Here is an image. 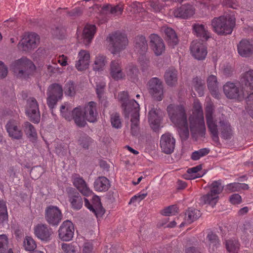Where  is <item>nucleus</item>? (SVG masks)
Wrapping results in <instances>:
<instances>
[{
    "label": "nucleus",
    "mask_w": 253,
    "mask_h": 253,
    "mask_svg": "<svg viewBox=\"0 0 253 253\" xmlns=\"http://www.w3.org/2000/svg\"><path fill=\"white\" fill-rule=\"evenodd\" d=\"M213 105L211 103H208L205 109L206 119L208 128L213 141L215 142L219 141V132L222 138L225 140L230 139L233 132L230 124L228 121L224 119H220L217 122L213 117Z\"/></svg>",
    "instance_id": "f257e3e1"
},
{
    "label": "nucleus",
    "mask_w": 253,
    "mask_h": 253,
    "mask_svg": "<svg viewBox=\"0 0 253 253\" xmlns=\"http://www.w3.org/2000/svg\"><path fill=\"white\" fill-rule=\"evenodd\" d=\"M167 111L170 121L178 128L180 136L187 139L189 137V127L184 107L170 104L168 106Z\"/></svg>",
    "instance_id": "f03ea898"
},
{
    "label": "nucleus",
    "mask_w": 253,
    "mask_h": 253,
    "mask_svg": "<svg viewBox=\"0 0 253 253\" xmlns=\"http://www.w3.org/2000/svg\"><path fill=\"white\" fill-rule=\"evenodd\" d=\"M74 120L79 127H84L86 125V121L94 123L97 121L98 113L96 103L93 101L89 102L84 109V113L80 106L73 110Z\"/></svg>",
    "instance_id": "7ed1b4c3"
},
{
    "label": "nucleus",
    "mask_w": 253,
    "mask_h": 253,
    "mask_svg": "<svg viewBox=\"0 0 253 253\" xmlns=\"http://www.w3.org/2000/svg\"><path fill=\"white\" fill-rule=\"evenodd\" d=\"M213 31L218 35L231 34L235 25L234 18L221 16L214 18L211 23Z\"/></svg>",
    "instance_id": "20e7f679"
},
{
    "label": "nucleus",
    "mask_w": 253,
    "mask_h": 253,
    "mask_svg": "<svg viewBox=\"0 0 253 253\" xmlns=\"http://www.w3.org/2000/svg\"><path fill=\"white\" fill-rule=\"evenodd\" d=\"M11 68L18 77L25 79L33 75L36 70L34 64L26 57L15 60L12 63Z\"/></svg>",
    "instance_id": "39448f33"
},
{
    "label": "nucleus",
    "mask_w": 253,
    "mask_h": 253,
    "mask_svg": "<svg viewBox=\"0 0 253 253\" xmlns=\"http://www.w3.org/2000/svg\"><path fill=\"white\" fill-rule=\"evenodd\" d=\"M109 45L111 47V53L117 54L126 48L128 44L126 36L120 32H116L110 34L108 38Z\"/></svg>",
    "instance_id": "423d86ee"
},
{
    "label": "nucleus",
    "mask_w": 253,
    "mask_h": 253,
    "mask_svg": "<svg viewBox=\"0 0 253 253\" xmlns=\"http://www.w3.org/2000/svg\"><path fill=\"white\" fill-rule=\"evenodd\" d=\"M135 51L141 55L139 58V62L142 67V70H144L148 66L149 60L145 56V53L148 49L147 42L145 37L138 36L135 37L134 40Z\"/></svg>",
    "instance_id": "0eeeda50"
},
{
    "label": "nucleus",
    "mask_w": 253,
    "mask_h": 253,
    "mask_svg": "<svg viewBox=\"0 0 253 253\" xmlns=\"http://www.w3.org/2000/svg\"><path fill=\"white\" fill-rule=\"evenodd\" d=\"M223 89L225 96L230 99L241 101L247 95L242 87L240 88L237 84L231 82H227L223 85Z\"/></svg>",
    "instance_id": "6e6552de"
},
{
    "label": "nucleus",
    "mask_w": 253,
    "mask_h": 253,
    "mask_svg": "<svg viewBox=\"0 0 253 253\" xmlns=\"http://www.w3.org/2000/svg\"><path fill=\"white\" fill-rule=\"evenodd\" d=\"M240 85L248 95L247 103L253 104V70H250L242 75L240 79Z\"/></svg>",
    "instance_id": "1a4fd4ad"
},
{
    "label": "nucleus",
    "mask_w": 253,
    "mask_h": 253,
    "mask_svg": "<svg viewBox=\"0 0 253 253\" xmlns=\"http://www.w3.org/2000/svg\"><path fill=\"white\" fill-rule=\"evenodd\" d=\"M190 129L192 134L205 135L206 126L204 116H197L195 114L191 115L188 119Z\"/></svg>",
    "instance_id": "9d476101"
},
{
    "label": "nucleus",
    "mask_w": 253,
    "mask_h": 253,
    "mask_svg": "<svg viewBox=\"0 0 253 253\" xmlns=\"http://www.w3.org/2000/svg\"><path fill=\"white\" fill-rule=\"evenodd\" d=\"M40 42L39 36L35 33L25 34L19 43V47L23 51H29L36 48Z\"/></svg>",
    "instance_id": "9b49d317"
},
{
    "label": "nucleus",
    "mask_w": 253,
    "mask_h": 253,
    "mask_svg": "<svg viewBox=\"0 0 253 253\" xmlns=\"http://www.w3.org/2000/svg\"><path fill=\"white\" fill-rule=\"evenodd\" d=\"M45 219L52 226H57L61 221L62 214L57 206H49L45 210Z\"/></svg>",
    "instance_id": "f8f14e48"
},
{
    "label": "nucleus",
    "mask_w": 253,
    "mask_h": 253,
    "mask_svg": "<svg viewBox=\"0 0 253 253\" xmlns=\"http://www.w3.org/2000/svg\"><path fill=\"white\" fill-rule=\"evenodd\" d=\"M148 90L151 95L158 101L164 97V87L162 81L158 78L151 79L148 83Z\"/></svg>",
    "instance_id": "ddd939ff"
},
{
    "label": "nucleus",
    "mask_w": 253,
    "mask_h": 253,
    "mask_svg": "<svg viewBox=\"0 0 253 253\" xmlns=\"http://www.w3.org/2000/svg\"><path fill=\"white\" fill-rule=\"evenodd\" d=\"M5 128L9 136L12 139L20 140L23 138V132L17 120H9L6 123Z\"/></svg>",
    "instance_id": "4468645a"
},
{
    "label": "nucleus",
    "mask_w": 253,
    "mask_h": 253,
    "mask_svg": "<svg viewBox=\"0 0 253 253\" xmlns=\"http://www.w3.org/2000/svg\"><path fill=\"white\" fill-rule=\"evenodd\" d=\"M75 228L73 223L70 220L64 221L58 229V236L63 241L71 240L74 234Z\"/></svg>",
    "instance_id": "2eb2a0df"
},
{
    "label": "nucleus",
    "mask_w": 253,
    "mask_h": 253,
    "mask_svg": "<svg viewBox=\"0 0 253 253\" xmlns=\"http://www.w3.org/2000/svg\"><path fill=\"white\" fill-rule=\"evenodd\" d=\"M28 108L26 111L30 120L34 123H39L40 121L41 115L39 104L36 99L30 97L27 100Z\"/></svg>",
    "instance_id": "dca6fc26"
},
{
    "label": "nucleus",
    "mask_w": 253,
    "mask_h": 253,
    "mask_svg": "<svg viewBox=\"0 0 253 253\" xmlns=\"http://www.w3.org/2000/svg\"><path fill=\"white\" fill-rule=\"evenodd\" d=\"M130 104L133 107L132 112L129 115L131 116V133L133 136H136L139 132V105L135 100H132Z\"/></svg>",
    "instance_id": "f3484780"
},
{
    "label": "nucleus",
    "mask_w": 253,
    "mask_h": 253,
    "mask_svg": "<svg viewBox=\"0 0 253 253\" xmlns=\"http://www.w3.org/2000/svg\"><path fill=\"white\" fill-rule=\"evenodd\" d=\"M192 55L196 59L202 60L205 59L207 53V48L201 42L194 41L191 43L190 47Z\"/></svg>",
    "instance_id": "a211bd4d"
},
{
    "label": "nucleus",
    "mask_w": 253,
    "mask_h": 253,
    "mask_svg": "<svg viewBox=\"0 0 253 253\" xmlns=\"http://www.w3.org/2000/svg\"><path fill=\"white\" fill-rule=\"evenodd\" d=\"M34 230L35 236L42 241L47 242L52 239V229L45 224H37Z\"/></svg>",
    "instance_id": "6ab92c4d"
},
{
    "label": "nucleus",
    "mask_w": 253,
    "mask_h": 253,
    "mask_svg": "<svg viewBox=\"0 0 253 253\" xmlns=\"http://www.w3.org/2000/svg\"><path fill=\"white\" fill-rule=\"evenodd\" d=\"M175 144V140L171 133L166 132L161 136L160 146L162 151L165 153H171L174 150Z\"/></svg>",
    "instance_id": "aec40b11"
},
{
    "label": "nucleus",
    "mask_w": 253,
    "mask_h": 253,
    "mask_svg": "<svg viewBox=\"0 0 253 253\" xmlns=\"http://www.w3.org/2000/svg\"><path fill=\"white\" fill-rule=\"evenodd\" d=\"M98 10L102 15L110 14L113 17H120L124 11V5L120 3L116 5H113L111 4H105L102 6H100Z\"/></svg>",
    "instance_id": "412c9836"
},
{
    "label": "nucleus",
    "mask_w": 253,
    "mask_h": 253,
    "mask_svg": "<svg viewBox=\"0 0 253 253\" xmlns=\"http://www.w3.org/2000/svg\"><path fill=\"white\" fill-rule=\"evenodd\" d=\"M84 205L97 217L101 216L105 212V210L102 206L100 199L97 196H95L92 198L91 204L86 198H84Z\"/></svg>",
    "instance_id": "4be33fe9"
},
{
    "label": "nucleus",
    "mask_w": 253,
    "mask_h": 253,
    "mask_svg": "<svg viewBox=\"0 0 253 253\" xmlns=\"http://www.w3.org/2000/svg\"><path fill=\"white\" fill-rule=\"evenodd\" d=\"M195 13V8L190 4L186 3L181 5L173 11L175 17L182 19H188Z\"/></svg>",
    "instance_id": "5701e85b"
},
{
    "label": "nucleus",
    "mask_w": 253,
    "mask_h": 253,
    "mask_svg": "<svg viewBox=\"0 0 253 253\" xmlns=\"http://www.w3.org/2000/svg\"><path fill=\"white\" fill-rule=\"evenodd\" d=\"M150 45L157 56L161 55L165 50L163 39L157 34H153L150 36Z\"/></svg>",
    "instance_id": "b1692460"
},
{
    "label": "nucleus",
    "mask_w": 253,
    "mask_h": 253,
    "mask_svg": "<svg viewBox=\"0 0 253 253\" xmlns=\"http://www.w3.org/2000/svg\"><path fill=\"white\" fill-rule=\"evenodd\" d=\"M110 74L115 81L123 79L125 74L123 72L122 62L119 60H112L110 65Z\"/></svg>",
    "instance_id": "393cba45"
},
{
    "label": "nucleus",
    "mask_w": 253,
    "mask_h": 253,
    "mask_svg": "<svg viewBox=\"0 0 253 253\" xmlns=\"http://www.w3.org/2000/svg\"><path fill=\"white\" fill-rule=\"evenodd\" d=\"M69 201L71 207L75 210L81 209L83 206V199L80 194L75 189L70 188L68 191Z\"/></svg>",
    "instance_id": "a878e982"
},
{
    "label": "nucleus",
    "mask_w": 253,
    "mask_h": 253,
    "mask_svg": "<svg viewBox=\"0 0 253 253\" xmlns=\"http://www.w3.org/2000/svg\"><path fill=\"white\" fill-rule=\"evenodd\" d=\"M238 53L242 57H249L253 53V43L247 39H242L237 45Z\"/></svg>",
    "instance_id": "bb28decb"
},
{
    "label": "nucleus",
    "mask_w": 253,
    "mask_h": 253,
    "mask_svg": "<svg viewBox=\"0 0 253 253\" xmlns=\"http://www.w3.org/2000/svg\"><path fill=\"white\" fill-rule=\"evenodd\" d=\"M118 98L122 103V106L125 112V117H128L131 112L133 111V107L130 104V102L134 99L129 100L127 92L122 91L119 93Z\"/></svg>",
    "instance_id": "cd10ccee"
},
{
    "label": "nucleus",
    "mask_w": 253,
    "mask_h": 253,
    "mask_svg": "<svg viewBox=\"0 0 253 253\" xmlns=\"http://www.w3.org/2000/svg\"><path fill=\"white\" fill-rule=\"evenodd\" d=\"M160 112V110L154 108H151L149 112V122L151 128L155 131H158L159 129L161 121Z\"/></svg>",
    "instance_id": "c85d7f7f"
},
{
    "label": "nucleus",
    "mask_w": 253,
    "mask_h": 253,
    "mask_svg": "<svg viewBox=\"0 0 253 253\" xmlns=\"http://www.w3.org/2000/svg\"><path fill=\"white\" fill-rule=\"evenodd\" d=\"M73 184L84 195L88 196L92 192L88 187L86 182L81 176H76L73 178Z\"/></svg>",
    "instance_id": "c756f323"
},
{
    "label": "nucleus",
    "mask_w": 253,
    "mask_h": 253,
    "mask_svg": "<svg viewBox=\"0 0 253 253\" xmlns=\"http://www.w3.org/2000/svg\"><path fill=\"white\" fill-rule=\"evenodd\" d=\"M78 60L75 66L78 71H83L86 69L89 65L90 54L86 50H81L78 54Z\"/></svg>",
    "instance_id": "7c9ffc66"
},
{
    "label": "nucleus",
    "mask_w": 253,
    "mask_h": 253,
    "mask_svg": "<svg viewBox=\"0 0 253 253\" xmlns=\"http://www.w3.org/2000/svg\"><path fill=\"white\" fill-rule=\"evenodd\" d=\"M96 32V26L94 25L86 24L83 30V42L86 46L91 43Z\"/></svg>",
    "instance_id": "2f4dec72"
},
{
    "label": "nucleus",
    "mask_w": 253,
    "mask_h": 253,
    "mask_svg": "<svg viewBox=\"0 0 253 253\" xmlns=\"http://www.w3.org/2000/svg\"><path fill=\"white\" fill-rule=\"evenodd\" d=\"M207 84L209 89L211 95L215 98H220V94L218 91V83L217 78L214 75L210 76L207 79Z\"/></svg>",
    "instance_id": "473e14b6"
},
{
    "label": "nucleus",
    "mask_w": 253,
    "mask_h": 253,
    "mask_svg": "<svg viewBox=\"0 0 253 253\" xmlns=\"http://www.w3.org/2000/svg\"><path fill=\"white\" fill-rule=\"evenodd\" d=\"M110 187V182L105 176H100L94 182V188L98 192H106Z\"/></svg>",
    "instance_id": "72a5a7b5"
},
{
    "label": "nucleus",
    "mask_w": 253,
    "mask_h": 253,
    "mask_svg": "<svg viewBox=\"0 0 253 253\" xmlns=\"http://www.w3.org/2000/svg\"><path fill=\"white\" fill-rule=\"evenodd\" d=\"M192 29L194 35L198 38L207 41L211 37L210 33L203 24L195 23L192 25Z\"/></svg>",
    "instance_id": "f704fd0d"
},
{
    "label": "nucleus",
    "mask_w": 253,
    "mask_h": 253,
    "mask_svg": "<svg viewBox=\"0 0 253 253\" xmlns=\"http://www.w3.org/2000/svg\"><path fill=\"white\" fill-rule=\"evenodd\" d=\"M108 63L107 57L103 54H98L95 58L92 68L95 72H101L104 70L106 64Z\"/></svg>",
    "instance_id": "c9c22d12"
},
{
    "label": "nucleus",
    "mask_w": 253,
    "mask_h": 253,
    "mask_svg": "<svg viewBox=\"0 0 253 253\" xmlns=\"http://www.w3.org/2000/svg\"><path fill=\"white\" fill-rule=\"evenodd\" d=\"M166 84L169 86L174 85L177 81V71L173 67L169 68L164 75Z\"/></svg>",
    "instance_id": "e433bc0d"
},
{
    "label": "nucleus",
    "mask_w": 253,
    "mask_h": 253,
    "mask_svg": "<svg viewBox=\"0 0 253 253\" xmlns=\"http://www.w3.org/2000/svg\"><path fill=\"white\" fill-rule=\"evenodd\" d=\"M166 40L169 45L174 47L178 43V39L175 32L171 28H167L165 30Z\"/></svg>",
    "instance_id": "4c0bfd02"
},
{
    "label": "nucleus",
    "mask_w": 253,
    "mask_h": 253,
    "mask_svg": "<svg viewBox=\"0 0 253 253\" xmlns=\"http://www.w3.org/2000/svg\"><path fill=\"white\" fill-rule=\"evenodd\" d=\"M47 94V95L56 97L61 99L63 96L62 86L58 84H52L48 88Z\"/></svg>",
    "instance_id": "58836bf2"
},
{
    "label": "nucleus",
    "mask_w": 253,
    "mask_h": 253,
    "mask_svg": "<svg viewBox=\"0 0 253 253\" xmlns=\"http://www.w3.org/2000/svg\"><path fill=\"white\" fill-rule=\"evenodd\" d=\"M201 216L200 211L193 208H189L185 212V220L188 223H191L198 219Z\"/></svg>",
    "instance_id": "ea45409f"
},
{
    "label": "nucleus",
    "mask_w": 253,
    "mask_h": 253,
    "mask_svg": "<svg viewBox=\"0 0 253 253\" xmlns=\"http://www.w3.org/2000/svg\"><path fill=\"white\" fill-rule=\"evenodd\" d=\"M218 200V198L216 197V196L213 195L210 191L201 196L199 199L200 203L203 205L208 204L213 207Z\"/></svg>",
    "instance_id": "a19ab883"
},
{
    "label": "nucleus",
    "mask_w": 253,
    "mask_h": 253,
    "mask_svg": "<svg viewBox=\"0 0 253 253\" xmlns=\"http://www.w3.org/2000/svg\"><path fill=\"white\" fill-rule=\"evenodd\" d=\"M249 188V187L247 184L234 182L227 184L226 186L225 190L228 193H231L239 191L242 189H248Z\"/></svg>",
    "instance_id": "79ce46f5"
},
{
    "label": "nucleus",
    "mask_w": 253,
    "mask_h": 253,
    "mask_svg": "<svg viewBox=\"0 0 253 253\" xmlns=\"http://www.w3.org/2000/svg\"><path fill=\"white\" fill-rule=\"evenodd\" d=\"M23 127L28 138L34 140L37 139V131L33 125L28 122H26L23 125Z\"/></svg>",
    "instance_id": "37998d69"
},
{
    "label": "nucleus",
    "mask_w": 253,
    "mask_h": 253,
    "mask_svg": "<svg viewBox=\"0 0 253 253\" xmlns=\"http://www.w3.org/2000/svg\"><path fill=\"white\" fill-rule=\"evenodd\" d=\"M202 169L201 165L188 169L187 170V174L185 175V178L187 179H194L202 177V175L198 173Z\"/></svg>",
    "instance_id": "c03bdc74"
},
{
    "label": "nucleus",
    "mask_w": 253,
    "mask_h": 253,
    "mask_svg": "<svg viewBox=\"0 0 253 253\" xmlns=\"http://www.w3.org/2000/svg\"><path fill=\"white\" fill-rule=\"evenodd\" d=\"M206 240L210 247H211L213 251L214 248H216L220 244L218 236L212 232H210L208 234Z\"/></svg>",
    "instance_id": "a18cd8bd"
},
{
    "label": "nucleus",
    "mask_w": 253,
    "mask_h": 253,
    "mask_svg": "<svg viewBox=\"0 0 253 253\" xmlns=\"http://www.w3.org/2000/svg\"><path fill=\"white\" fill-rule=\"evenodd\" d=\"M192 83L195 89L197 91L199 96H203L204 95V90L205 88L204 81L201 79L196 77L193 79Z\"/></svg>",
    "instance_id": "49530a36"
},
{
    "label": "nucleus",
    "mask_w": 253,
    "mask_h": 253,
    "mask_svg": "<svg viewBox=\"0 0 253 253\" xmlns=\"http://www.w3.org/2000/svg\"><path fill=\"white\" fill-rule=\"evenodd\" d=\"M110 122L113 127L117 129L122 126V121L119 113L115 112L110 115Z\"/></svg>",
    "instance_id": "de8ad7c7"
},
{
    "label": "nucleus",
    "mask_w": 253,
    "mask_h": 253,
    "mask_svg": "<svg viewBox=\"0 0 253 253\" xmlns=\"http://www.w3.org/2000/svg\"><path fill=\"white\" fill-rule=\"evenodd\" d=\"M77 90V85L72 81L67 82L64 86V93L66 95L74 96Z\"/></svg>",
    "instance_id": "09e8293b"
},
{
    "label": "nucleus",
    "mask_w": 253,
    "mask_h": 253,
    "mask_svg": "<svg viewBox=\"0 0 253 253\" xmlns=\"http://www.w3.org/2000/svg\"><path fill=\"white\" fill-rule=\"evenodd\" d=\"M223 189V186L221 184V180L214 181L211 184L210 192L218 198V195Z\"/></svg>",
    "instance_id": "8fccbe9b"
},
{
    "label": "nucleus",
    "mask_w": 253,
    "mask_h": 253,
    "mask_svg": "<svg viewBox=\"0 0 253 253\" xmlns=\"http://www.w3.org/2000/svg\"><path fill=\"white\" fill-rule=\"evenodd\" d=\"M60 113L63 117L67 121L74 120L73 110L71 111V109L66 106V104L62 105L60 107Z\"/></svg>",
    "instance_id": "3c124183"
},
{
    "label": "nucleus",
    "mask_w": 253,
    "mask_h": 253,
    "mask_svg": "<svg viewBox=\"0 0 253 253\" xmlns=\"http://www.w3.org/2000/svg\"><path fill=\"white\" fill-rule=\"evenodd\" d=\"M210 150L209 148H205L200 149L199 150L195 151L191 155V159L194 161H197L201 158L204 157L210 153Z\"/></svg>",
    "instance_id": "603ef678"
},
{
    "label": "nucleus",
    "mask_w": 253,
    "mask_h": 253,
    "mask_svg": "<svg viewBox=\"0 0 253 253\" xmlns=\"http://www.w3.org/2000/svg\"><path fill=\"white\" fill-rule=\"evenodd\" d=\"M225 245L226 249L229 252H236L239 248V242L235 239L226 241Z\"/></svg>",
    "instance_id": "864d4df0"
},
{
    "label": "nucleus",
    "mask_w": 253,
    "mask_h": 253,
    "mask_svg": "<svg viewBox=\"0 0 253 253\" xmlns=\"http://www.w3.org/2000/svg\"><path fill=\"white\" fill-rule=\"evenodd\" d=\"M126 72L128 77L131 79H134L138 74V69L136 66L131 63L126 67Z\"/></svg>",
    "instance_id": "5fc2aeb1"
},
{
    "label": "nucleus",
    "mask_w": 253,
    "mask_h": 253,
    "mask_svg": "<svg viewBox=\"0 0 253 253\" xmlns=\"http://www.w3.org/2000/svg\"><path fill=\"white\" fill-rule=\"evenodd\" d=\"M24 247L26 251H33L37 247L35 240L31 237H26L24 241Z\"/></svg>",
    "instance_id": "6e6d98bb"
},
{
    "label": "nucleus",
    "mask_w": 253,
    "mask_h": 253,
    "mask_svg": "<svg viewBox=\"0 0 253 253\" xmlns=\"http://www.w3.org/2000/svg\"><path fill=\"white\" fill-rule=\"evenodd\" d=\"M91 138L86 134L82 135L79 140V144L85 149H87L90 144L91 143Z\"/></svg>",
    "instance_id": "4d7b16f0"
},
{
    "label": "nucleus",
    "mask_w": 253,
    "mask_h": 253,
    "mask_svg": "<svg viewBox=\"0 0 253 253\" xmlns=\"http://www.w3.org/2000/svg\"><path fill=\"white\" fill-rule=\"evenodd\" d=\"M8 250V239L6 235H0V253H6Z\"/></svg>",
    "instance_id": "13d9d810"
},
{
    "label": "nucleus",
    "mask_w": 253,
    "mask_h": 253,
    "mask_svg": "<svg viewBox=\"0 0 253 253\" xmlns=\"http://www.w3.org/2000/svg\"><path fill=\"white\" fill-rule=\"evenodd\" d=\"M51 62L54 65V66L50 64L46 65L47 69V71L50 74V75L56 73H61L62 72L60 71L59 68H58L57 66L56 60L52 59Z\"/></svg>",
    "instance_id": "bf43d9fd"
},
{
    "label": "nucleus",
    "mask_w": 253,
    "mask_h": 253,
    "mask_svg": "<svg viewBox=\"0 0 253 253\" xmlns=\"http://www.w3.org/2000/svg\"><path fill=\"white\" fill-rule=\"evenodd\" d=\"M178 208L175 205L170 206L165 208L162 211V214L165 216H169L174 214L177 212Z\"/></svg>",
    "instance_id": "052dcab7"
},
{
    "label": "nucleus",
    "mask_w": 253,
    "mask_h": 253,
    "mask_svg": "<svg viewBox=\"0 0 253 253\" xmlns=\"http://www.w3.org/2000/svg\"><path fill=\"white\" fill-rule=\"evenodd\" d=\"M194 114L197 116H204L202 105L198 101L194 102L192 114Z\"/></svg>",
    "instance_id": "680f3d73"
},
{
    "label": "nucleus",
    "mask_w": 253,
    "mask_h": 253,
    "mask_svg": "<svg viewBox=\"0 0 253 253\" xmlns=\"http://www.w3.org/2000/svg\"><path fill=\"white\" fill-rule=\"evenodd\" d=\"M150 6L154 12H160L164 7V4L159 1H154L153 0L149 2Z\"/></svg>",
    "instance_id": "e2e57ef3"
},
{
    "label": "nucleus",
    "mask_w": 253,
    "mask_h": 253,
    "mask_svg": "<svg viewBox=\"0 0 253 253\" xmlns=\"http://www.w3.org/2000/svg\"><path fill=\"white\" fill-rule=\"evenodd\" d=\"M105 85V83L102 80L99 83L96 84V92L99 98L102 97L104 93Z\"/></svg>",
    "instance_id": "0e129e2a"
},
{
    "label": "nucleus",
    "mask_w": 253,
    "mask_h": 253,
    "mask_svg": "<svg viewBox=\"0 0 253 253\" xmlns=\"http://www.w3.org/2000/svg\"><path fill=\"white\" fill-rule=\"evenodd\" d=\"M62 249L64 253H75L76 252L75 247L72 244H62Z\"/></svg>",
    "instance_id": "69168bd1"
},
{
    "label": "nucleus",
    "mask_w": 253,
    "mask_h": 253,
    "mask_svg": "<svg viewBox=\"0 0 253 253\" xmlns=\"http://www.w3.org/2000/svg\"><path fill=\"white\" fill-rule=\"evenodd\" d=\"M130 10L133 13H138L141 11L142 4L137 1H134L129 5Z\"/></svg>",
    "instance_id": "338daca9"
},
{
    "label": "nucleus",
    "mask_w": 253,
    "mask_h": 253,
    "mask_svg": "<svg viewBox=\"0 0 253 253\" xmlns=\"http://www.w3.org/2000/svg\"><path fill=\"white\" fill-rule=\"evenodd\" d=\"M147 195V193H138L137 195H135L133 196L129 202V204L132 203H139L140 201H141L142 200L144 199Z\"/></svg>",
    "instance_id": "774afa93"
}]
</instances>
